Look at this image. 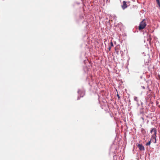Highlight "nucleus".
Here are the masks:
<instances>
[{
	"instance_id": "1",
	"label": "nucleus",
	"mask_w": 160,
	"mask_h": 160,
	"mask_svg": "<svg viewBox=\"0 0 160 160\" xmlns=\"http://www.w3.org/2000/svg\"><path fill=\"white\" fill-rule=\"evenodd\" d=\"M151 133H152L153 132V133L152 136V137L151 138V139L150 140L147 142L146 143V145L148 146L150 145L151 142H152V139H154V141H153V143H155L156 142V135L157 134V130L156 128H153L150 132Z\"/></svg>"
},
{
	"instance_id": "2",
	"label": "nucleus",
	"mask_w": 160,
	"mask_h": 160,
	"mask_svg": "<svg viewBox=\"0 0 160 160\" xmlns=\"http://www.w3.org/2000/svg\"><path fill=\"white\" fill-rule=\"evenodd\" d=\"M146 26V23L145 20L143 19L140 23L138 27L139 30H140L143 29Z\"/></svg>"
},
{
	"instance_id": "3",
	"label": "nucleus",
	"mask_w": 160,
	"mask_h": 160,
	"mask_svg": "<svg viewBox=\"0 0 160 160\" xmlns=\"http://www.w3.org/2000/svg\"><path fill=\"white\" fill-rule=\"evenodd\" d=\"M122 3L123 4L122 6V8L124 10L128 7V6L126 4V2L125 1H124Z\"/></svg>"
},
{
	"instance_id": "4",
	"label": "nucleus",
	"mask_w": 160,
	"mask_h": 160,
	"mask_svg": "<svg viewBox=\"0 0 160 160\" xmlns=\"http://www.w3.org/2000/svg\"><path fill=\"white\" fill-rule=\"evenodd\" d=\"M138 147L139 150L141 151H144L145 150L144 148L142 145L139 144L138 145Z\"/></svg>"
},
{
	"instance_id": "5",
	"label": "nucleus",
	"mask_w": 160,
	"mask_h": 160,
	"mask_svg": "<svg viewBox=\"0 0 160 160\" xmlns=\"http://www.w3.org/2000/svg\"><path fill=\"white\" fill-rule=\"evenodd\" d=\"M157 4L158 6V8L160 9V2L159 0H156Z\"/></svg>"
},
{
	"instance_id": "6",
	"label": "nucleus",
	"mask_w": 160,
	"mask_h": 160,
	"mask_svg": "<svg viewBox=\"0 0 160 160\" xmlns=\"http://www.w3.org/2000/svg\"><path fill=\"white\" fill-rule=\"evenodd\" d=\"M134 100L137 102H138V98L136 97H134Z\"/></svg>"
},
{
	"instance_id": "7",
	"label": "nucleus",
	"mask_w": 160,
	"mask_h": 160,
	"mask_svg": "<svg viewBox=\"0 0 160 160\" xmlns=\"http://www.w3.org/2000/svg\"><path fill=\"white\" fill-rule=\"evenodd\" d=\"M150 36H150V35H149V39H148V41H149V42H151V39H151V38L150 37Z\"/></svg>"
},
{
	"instance_id": "8",
	"label": "nucleus",
	"mask_w": 160,
	"mask_h": 160,
	"mask_svg": "<svg viewBox=\"0 0 160 160\" xmlns=\"http://www.w3.org/2000/svg\"><path fill=\"white\" fill-rule=\"evenodd\" d=\"M117 97H118V99H119V98H120V96H119V95H118V94H117Z\"/></svg>"
},
{
	"instance_id": "9",
	"label": "nucleus",
	"mask_w": 160,
	"mask_h": 160,
	"mask_svg": "<svg viewBox=\"0 0 160 160\" xmlns=\"http://www.w3.org/2000/svg\"><path fill=\"white\" fill-rule=\"evenodd\" d=\"M111 46H113V43L112 42H111Z\"/></svg>"
},
{
	"instance_id": "10",
	"label": "nucleus",
	"mask_w": 160,
	"mask_h": 160,
	"mask_svg": "<svg viewBox=\"0 0 160 160\" xmlns=\"http://www.w3.org/2000/svg\"><path fill=\"white\" fill-rule=\"evenodd\" d=\"M109 50H110V49H111V47H109Z\"/></svg>"
},
{
	"instance_id": "11",
	"label": "nucleus",
	"mask_w": 160,
	"mask_h": 160,
	"mask_svg": "<svg viewBox=\"0 0 160 160\" xmlns=\"http://www.w3.org/2000/svg\"><path fill=\"white\" fill-rule=\"evenodd\" d=\"M153 141H154V139H152V141L153 142Z\"/></svg>"
},
{
	"instance_id": "12",
	"label": "nucleus",
	"mask_w": 160,
	"mask_h": 160,
	"mask_svg": "<svg viewBox=\"0 0 160 160\" xmlns=\"http://www.w3.org/2000/svg\"><path fill=\"white\" fill-rule=\"evenodd\" d=\"M142 88H144H144H144V87H142Z\"/></svg>"
}]
</instances>
